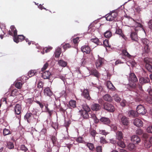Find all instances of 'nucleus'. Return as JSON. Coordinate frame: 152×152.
<instances>
[{"label":"nucleus","mask_w":152,"mask_h":152,"mask_svg":"<svg viewBox=\"0 0 152 152\" xmlns=\"http://www.w3.org/2000/svg\"><path fill=\"white\" fill-rule=\"evenodd\" d=\"M104 108L105 110L111 112H113L115 110L113 105L108 102H105L103 105Z\"/></svg>","instance_id":"f257e3e1"},{"label":"nucleus","mask_w":152,"mask_h":152,"mask_svg":"<svg viewBox=\"0 0 152 152\" xmlns=\"http://www.w3.org/2000/svg\"><path fill=\"white\" fill-rule=\"evenodd\" d=\"M10 28L11 30H10L8 31V34L9 35L13 36V38H14V39L17 41L16 39H15V37L17 35V31L14 25H12L10 26Z\"/></svg>","instance_id":"f03ea898"},{"label":"nucleus","mask_w":152,"mask_h":152,"mask_svg":"<svg viewBox=\"0 0 152 152\" xmlns=\"http://www.w3.org/2000/svg\"><path fill=\"white\" fill-rule=\"evenodd\" d=\"M32 115L31 113L27 112L24 116L25 120H26L29 123L33 122V121L35 120V119L34 118Z\"/></svg>","instance_id":"7ed1b4c3"},{"label":"nucleus","mask_w":152,"mask_h":152,"mask_svg":"<svg viewBox=\"0 0 152 152\" xmlns=\"http://www.w3.org/2000/svg\"><path fill=\"white\" fill-rule=\"evenodd\" d=\"M136 112L137 114L141 115H144L146 113V110L142 105H139L137 107Z\"/></svg>","instance_id":"20e7f679"},{"label":"nucleus","mask_w":152,"mask_h":152,"mask_svg":"<svg viewBox=\"0 0 152 152\" xmlns=\"http://www.w3.org/2000/svg\"><path fill=\"white\" fill-rule=\"evenodd\" d=\"M118 15V13L116 12H113L109 14L106 17V20L107 21H112L115 20Z\"/></svg>","instance_id":"39448f33"},{"label":"nucleus","mask_w":152,"mask_h":152,"mask_svg":"<svg viewBox=\"0 0 152 152\" xmlns=\"http://www.w3.org/2000/svg\"><path fill=\"white\" fill-rule=\"evenodd\" d=\"M104 61L105 60L104 58L99 57L95 62L96 68L98 69L102 67L104 64Z\"/></svg>","instance_id":"423d86ee"},{"label":"nucleus","mask_w":152,"mask_h":152,"mask_svg":"<svg viewBox=\"0 0 152 152\" xmlns=\"http://www.w3.org/2000/svg\"><path fill=\"white\" fill-rule=\"evenodd\" d=\"M89 91L88 89H84L82 92V95L85 98L88 100H90L91 97L89 95Z\"/></svg>","instance_id":"0eeeda50"},{"label":"nucleus","mask_w":152,"mask_h":152,"mask_svg":"<svg viewBox=\"0 0 152 152\" xmlns=\"http://www.w3.org/2000/svg\"><path fill=\"white\" fill-rule=\"evenodd\" d=\"M52 76L51 72L49 71H46L42 73V77L45 79H49Z\"/></svg>","instance_id":"6e6552de"},{"label":"nucleus","mask_w":152,"mask_h":152,"mask_svg":"<svg viewBox=\"0 0 152 152\" xmlns=\"http://www.w3.org/2000/svg\"><path fill=\"white\" fill-rule=\"evenodd\" d=\"M99 121L102 124L107 125H109L111 122L109 118L104 117H101L99 119Z\"/></svg>","instance_id":"1a4fd4ad"},{"label":"nucleus","mask_w":152,"mask_h":152,"mask_svg":"<svg viewBox=\"0 0 152 152\" xmlns=\"http://www.w3.org/2000/svg\"><path fill=\"white\" fill-rule=\"evenodd\" d=\"M131 140L134 144H138L140 142L141 140L137 135H134L131 137Z\"/></svg>","instance_id":"9d476101"},{"label":"nucleus","mask_w":152,"mask_h":152,"mask_svg":"<svg viewBox=\"0 0 152 152\" xmlns=\"http://www.w3.org/2000/svg\"><path fill=\"white\" fill-rule=\"evenodd\" d=\"M129 82H137L138 81V79L136 76L133 73H131L129 74Z\"/></svg>","instance_id":"9b49d317"},{"label":"nucleus","mask_w":152,"mask_h":152,"mask_svg":"<svg viewBox=\"0 0 152 152\" xmlns=\"http://www.w3.org/2000/svg\"><path fill=\"white\" fill-rule=\"evenodd\" d=\"M134 124L136 126L140 127H142L143 126V123L142 121L140 119L138 118L135 119L134 121Z\"/></svg>","instance_id":"f8f14e48"},{"label":"nucleus","mask_w":152,"mask_h":152,"mask_svg":"<svg viewBox=\"0 0 152 152\" xmlns=\"http://www.w3.org/2000/svg\"><path fill=\"white\" fill-rule=\"evenodd\" d=\"M121 122L124 125L127 126L128 125L129 123L128 119L124 115L121 117Z\"/></svg>","instance_id":"ddd939ff"},{"label":"nucleus","mask_w":152,"mask_h":152,"mask_svg":"<svg viewBox=\"0 0 152 152\" xmlns=\"http://www.w3.org/2000/svg\"><path fill=\"white\" fill-rule=\"evenodd\" d=\"M15 38L16 39L17 41H15V40L14 39V38H13L14 41L16 43H18L19 42H21L24 40L25 39V37L23 35H17V36H16Z\"/></svg>","instance_id":"4468645a"},{"label":"nucleus","mask_w":152,"mask_h":152,"mask_svg":"<svg viewBox=\"0 0 152 152\" xmlns=\"http://www.w3.org/2000/svg\"><path fill=\"white\" fill-rule=\"evenodd\" d=\"M82 51L83 53H89L91 51V49L90 47L88 45H84L81 48Z\"/></svg>","instance_id":"2eb2a0df"},{"label":"nucleus","mask_w":152,"mask_h":152,"mask_svg":"<svg viewBox=\"0 0 152 152\" xmlns=\"http://www.w3.org/2000/svg\"><path fill=\"white\" fill-rule=\"evenodd\" d=\"M21 105L19 104H17L15 107V111L16 114L17 115H19L21 113Z\"/></svg>","instance_id":"dca6fc26"},{"label":"nucleus","mask_w":152,"mask_h":152,"mask_svg":"<svg viewBox=\"0 0 152 152\" xmlns=\"http://www.w3.org/2000/svg\"><path fill=\"white\" fill-rule=\"evenodd\" d=\"M116 33L119 34L120 36L122 38L125 40H127V37L123 34L122 33V30L120 28L116 29Z\"/></svg>","instance_id":"f3484780"},{"label":"nucleus","mask_w":152,"mask_h":152,"mask_svg":"<svg viewBox=\"0 0 152 152\" xmlns=\"http://www.w3.org/2000/svg\"><path fill=\"white\" fill-rule=\"evenodd\" d=\"M103 98V99L106 101L111 102L112 101L113 99L111 96L109 94H106L104 95Z\"/></svg>","instance_id":"a211bd4d"},{"label":"nucleus","mask_w":152,"mask_h":152,"mask_svg":"<svg viewBox=\"0 0 152 152\" xmlns=\"http://www.w3.org/2000/svg\"><path fill=\"white\" fill-rule=\"evenodd\" d=\"M149 81L150 80L148 77H141L139 79L140 83L141 84L148 83Z\"/></svg>","instance_id":"6ab92c4d"},{"label":"nucleus","mask_w":152,"mask_h":152,"mask_svg":"<svg viewBox=\"0 0 152 152\" xmlns=\"http://www.w3.org/2000/svg\"><path fill=\"white\" fill-rule=\"evenodd\" d=\"M91 108L93 110L98 111L101 109V107L98 104H94L92 105Z\"/></svg>","instance_id":"aec40b11"},{"label":"nucleus","mask_w":152,"mask_h":152,"mask_svg":"<svg viewBox=\"0 0 152 152\" xmlns=\"http://www.w3.org/2000/svg\"><path fill=\"white\" fill-rule=\"evenodd\" d=\"M130 37L133 41L137 42L138 40L137 34L136 32L134 31L132 32L130 34Z\"/></svg>","instance_id":"412c9836"},{"label":"nucleus","mask_w":152,"mask_h":152,"mask_svg":"<svg viewBox=\"0 0 152 152\" xmlns=\"http://www.w3.org/2000/svg\"><path fill=\"white\" fill-rule=\"evenodd\" d=\"M91 72L92 75L97 78L99 77L100 76V74L95 69H91Z\"/></svg>","instance_id":"4be33fe9"},{"label":"nucleus","mask_w":152,"mask_h":152,"mask_svg":"<svg viewBox=\"0 0 152 152\" xmlns=\"http://www.w3.org/2000/svg\"><path fill=\"white\" fill-rule=\"evenodd\" d=\"M136 82H129V84H128V88L131 89H135L137 87L136 84Z\"/></svg>","instance_id":"5701e85b"},{"label":"nucleus","mask_w":152,"mask_h":152,"mask_svg":"<svg viewBox=\"0 0 152 152\" xmlns=\"http://www.w3.org/2000/svg\"><path fill=\"white\" fill-rule=\"evenodd\" d=\"M44 94L45 95L50 96L52 95V92L49 87L46 88L44 90Z\"/></svg>","instance_id":"b1692460"},{"label":"nucleus","mask_w":152,"mask_h":152,"mask_svg":"<svg viewBox=\"0 0 152 152\" xmlns=\"http://www.w3.org/2000/svg\"><path fill=\"white\" fill-rule=\"evenodd\" d=\"M81 116L84 118L88 119L89 117L88 113L89 112L80 111Z\"/></svg>","instance_id":"393cba45"},{"label":"nucleus","mask_w":152,"mask_h":152,"mask_svg":"<svg viewBox=\"0 0 152 152\" xmlns=\"http://www.w3.org/2000/svg\"><path fill=\"white\" fill-rule=\"evenodd\" d=\"M47 130L46 128H43L40 132V136L43 138H44L47 134Z\"/></svg>","instance_id":"a878e982"},{"label":"nucleus","mask_w":152,"mask_h":152,"mask_svg":"<svg viewBox=\"0 0 152 152\" xmlns=\"http://www.w3.org/2000/svg\"><path fill=\"white\" fill-rule=\"evenodd\" d=\"M135 25L134 26V30L135 31H137L140 28L142 27V26L141 24L136 22H134Z\"/></svg>","instance_id":"bb28decb"},{"label":"nucleus","mask_w":152,"mask_h":152,"mask_svg":"<svg viewBox=\"0 0 152 152\" xmlns=\"http://www.w3.org/2000/svg\"><path fill=\"white\" fill-rule=\"evenodd\" d=\"M86 145L90 151H94L95 150V147L93 144L91 143L87 142Z\"/></svg>","instance_id":"cd10ccee"},{"label":"nucleus","mask_w":152,"mask_h":152,"mask_svg":"<svg viewBox=\"0 0 152 152\" xmlns=\"http://www.w3.org/2000/svg\"><path fill=\"white\" fill-rule=\"evenodd\" d=\"M82 108L83 110H81L80 111H86L90 112L91 109L86 104H84L82 105Z\"/></svg>","instance_id":"c85d7f7f"},{"label":"nucleus","mask_w":152,"mask_h":152,"mask_svg":"<svg viewBox=\"0 0 152 152\" xmlns=\"http://www.w3.org/2000/svg\"><path fill=\"white\" fill-rule=\"evenodd\" d=\"M61 53V48H58L56 50L54 53V56L55 57L58 58Z\"/></svg>","instance_id":"c756f323"},{"label":"nucleus","mask_w":152,"mask_h":152,"mask_svg":"<svg viewBox=\"0 0 152 152\" xmlns=\"http://www.w3.org/2000/svg\"><path fill=\"white\" fill-rule=\"evenodd\" d=\"M91 40L92 42H94L98 45H102V42L100 41L97 38L92 39H91Z\"/></svg>","instance_id":"7c9ffc66"},{"label":"nucleus","mask_w":152,"mask_h":152,"mask_svg":"<svg viewBox=\"0 0 152 152\" xmlns=\"http://www.w3.org/2000/svg\"><path fill=\"white\" fill-rule=\"evenodd\" d=\"M129 114L130 117H135L137 116V112L133 110H131L129 112Z\"/></svg>","instance_id":"2f4dec72"},{"label":"nucleus","mask_w":152,"mask_h":152,"mask_svg":"<svg viewBox=\"0 0 152 152\" xmlns=\"http://www.w3.org/2000/svg\"><path fill=\"white\" fill-rule=\"evenodd\" d=\"M123 138V135L122 132H118L116 133V139L118 140H122Z\"/></svg>","instance_id":"473e14b6"},{"label":"nucleus","mask_w":152,"mask_h":152,"mask_svg":"<svg viewBox=\"0 0 152 152\" xmlns=\"http://www.w3.org/2000/svg\"><path fill=\"white\" fill-rule=\"evenodd\" d=\"M135 96V101L136 102H142L141 96L139 94L136 93Z\"/></svg>","instance_id":"72a5a7b5"},{"label":"nucleus","mask_w":152,"mask_h":152,"mask_svg":"<svg viewBox=\"0 0 152 152\" xmlns=\"http://www.w3.org/2000/svg\"><path fill=\"white\" fill-rule=\"evenodd\" d=\"M58 64L60 66L64 67L67 65V63L63 60H60L58 61Z\"/></svg>","instance_id":"f704fd0d"},{"label":"nucleus","mask_w":152,"mask_h":152,"mask_svg":"<svg viewBox=\"0 0 152 152\" xmlns=\"http://www.w3.org/2000/svg\"><path fill=\"white\" fill-rule=\"evenodd\" d=\"M144 145L145 148H148L151 147V144L150 141L145 140Z\"/></svg>","instance_id":"c9c22d12"},{"label":"nucleus","mask_w":152,"mask_h":152,"mask_svg":"<svg viewBox=\"0 0 152 152\" xmlns=\"http://www.w3.org/2000/svg\"><path fill=\"white\" fill-rule=\"evenodd\" d=\"M51 140L53 145H56L57 141V139L56 137V135H52L50 137Z\"/></svg>","instance_id":"e433bc0d"},{"label":"nucleus","mask_w":152,"mask_h":152,"mask_svg":"<svg viewBox=\"0 0 152 152\" xmlns=\"http://www.w3.org/2000/svg\"><path fill=\"white\" fill-rule=\"evenodd\" d=\"M11 131L8 129L6 128L4 129L3 131V135L4 136L11 134Z\"/></svg>","instance_id":"4c0bfd02"},{"label":"nucleus","mask_w":152,"mask_h":152,"mask_svg":"<svg viewBox=\"0 0 152 152\" xmlns=\"http://www.w3.org/2000/svg\"><path fill=\"white\" fill-rule=\"evenodd\" d=\"M104 36L107 38H109L112 36V33L110 31H107L104 34Z\"/></svg>","instance_id":"58836bf2"},{"label":"nucleus","mask_w":152,"mask_h":152,"mask_svg":"<svg viewBox=\"0 0 152 152\" xmlns=\"http://www.w3.org/2000/svg\"><path fill=\"white\" fill-rule=\"evenodd\" d=\"M118 145L122 148H124L125 147V144L124 142L122 140H119L117 142Z\"/></svg>","instance_id":"ea45409f"},{"label":"nucleus","mask_w":152,"mask_h":152,"mask_svg":"<svg viewBox=\"0 0 152 152\" xmlns=\"http://www.w3.org/2000/svg\"><path fill=\"white\" fill-rule=\"evenodd\" d=\"M76 101L75 100H71L69 102V105L71 107H72L73 108L76 107Z\"/></svg>","instance_id":"a19ab883"},{"label":"nucleus","mask_w":152,"mask_h":152,"mask_svg":"<svg viewBox=\"0 0 152 152\" xmlns=\"http://www.w3.org/2000/svg\"><path fill=\"white\" fill-rule=\"evenodd\" d=\"M100 142L101 144H106L108 143V142L106 140L105 138L103 137H100Z\"/></svg>","instance_id":"79ce46f5"},{"label":"nucleus","mask_w":152,"mask_h":152,"mask_svg":"<svg viewBox=\"0 0 152 152\" xmlns=\"http://www.w3.org/2000/svg\"><path fill=\"white\" fill-rule=\"evenodd\" d=\"M106 85L107 87L109 89H113V87H114L113 85L110 81H107Z\"/></svg>","instance_id":"37998d69"},{"label":"nucleus","mask_w":152,"mask_h":152,"mask_svg":"<svg viewBox=\"0 0 152 152\" xmlns=\"http://www.w3.org/2000/svg\"><path fill=\"white\" fill-rule=\"evenodd\" d=\"M7 147L10 149H12L13 148L14 146L13 143L10 142H7Z\"/></svg>","instance_id":"c03bdc74"},{"label":"nucleus","mask_w":152,"mask_h":152,"mask_svg":"<svg viewBox=\"0 0 152 152\" xmlns=\"http://www.w3.org/2000/svg\"><path fill=\"white\" fill-rule=\"evenodd\" d=\"M122 53L124 55L129 58H130L131 57V56L129 54L126 50H122Z\"/></svg>","instance_id":"a18cd8bd"},{"label":"nucleus","mask_w":152,"mask_h":152,"mask_svg":"<svg viewBox=\"0 0 152 152\" xmlns=\"http://www.w3.org/2000/svg\"><path fill=\"white\" fill-rule=\"evenodd\" d=\"M23 84L20 82H18L15 84V86L18 89L21 88Z\"/></svg>","instance_id":"49530a36"},{"label":"nucleus","mask_w":152,"mask_h":152,"mask_svg":"<svg viewBox=\"0 0 152 152\" xmlns=\"http://www.w3.org/2000/svg\"><path fill=\"white\" fill-rule=\"evenodd\" d=\"M141 41L143 44L145 45H149V41L146 38L142 39Z\"/></svg>","instance_id":"de8ad7c7"},{"label":"nucleus","mask_w":152,"mask_h":152,"mask_svg":"<svg viewBox=\"0 0 152 152\" xmlns=\"http://www.w3.org/2000/svg\"><path fill=\"white\" fill-rule=\"evenodd\" d=\"M135 148L134 144L129 143L128 145V148L129 150L131 151Z\"/></svg>","instance_id":"09e8293b"},{"label":"nucleus","mask_w":152,"mask_h":152,"mask_svg":"<svg viewBox=\"0 0 152 152\" xmlns=\"http://www.w3.org/2000/svg\"><path fill=\"white\" fill-rule=\"evenodd\" d=\"M63 47L64 50H65L68 48H71L72 46L69 43H66L63 45Z\"/></svg>","instance_id":"8fccbe9b"},{"label":"nucleus","mask_w":152,"mask_h":152,"mask_svg":"<svg viewBox=\"0 0 152 152\" xmlns=\"http://www.w3.org/2000/svg\"><path fill=\"white\" fill-rule=\"evenodd\" d=\"M114 100L117 102H119L121 100V98L118 96L117 94H115L113 96Z\"/></svg>","instance_id":"3c124183"},{"label":"nucleus","mask_w":152,"mask_h":152,"mask_svg":"<svg viewBox=\"0 0 152 152\" xmlns=\"http://www.w3.org/2000/svg\"><path fill=\"white\" fill-rule=\"evenodd\" d=\"M18 94V90L17 89H14L12 90L11 92V95L12 96L17 95Z\"/></svg>","instance_id":"603ef678"},{"label":"nucleus","mask_w":152,"mask_h":152,"mask_svg":"<svg viewBox=\"0 0 152 152\" xmlns=\"http://www.w3.org/2000/svg\"><path fill=\"white\" fill-rule=\"evenodd\" d=\"M145 67L148 71L151 72H152V66L150 64H147L145 65Z\"/></svg>","instance_id":"864d4df0"},{"label":"nucleus","mask_w":152,"mask_h":152,"mask_svg":"<svg viewBox=\"0 0 152 152\" xmlns=\"http://www.w3.org/2000/svg\"><path fill=\"white\" fill-rule=\"evenodd\" d=\"M36 72L35 70H31L28 72V75L31 77L34 75Z\"/></svg>","instance_id":"5fc2aeb1"},{"label":"nucleus","mask_w":152,"mask_h":152,"mask_svg":"<svg viewBox=\"0 0 152 152\" xmlns=\"http://www.w3.org/2000/svg\"><path fill=\"white\" fill-rule=\"evenodd\" d=\"M109 42L107 39H105L103 42V44L104 46L107 47H110V46L109 45Z\"/></svg>","instance_id":"6e6d98bb"},{"label":"nucleus","mask_w":152,"mask_h":152,"mask_svg":"<svg viewBox=\"0 0 152 152\" xmlns=\"http://www.w3.org/2000/svg\"><path fill=\"white\" fill-rule=\"evenodd\" d=\"M146 102L149 104H152V96H148L146 99Z\"/></svg>","instance_id":"4d7b16f0"},{"label":"nucleus","mask_w":152,"mask_h":152,"mask_svg":"<svg viewBox=\"0 0 152 152\" xmlns=\"http://www.w3.org/2000/svg\"><path fill=\"white\" fill-rule=\"evenodd\" d=\"M49 66V64L46 62L43 66V67L41 69V71L43 72Z\"/></svg>","instance_id":"13d9d810"},{"label":"nucleus","mask_w":152,"mask_h":152,"mask_svg":"<svg viewBox=\"0 0 152 152\" xmlns=\"http://www.w3.org/2000/svg\"><path fill=\"white\" fill-rule=\"evenodd\" d=\"M76 141L79 143H84L85 142L83 140V138L81 137H78L76 139Z\"/></svg>","instance_id":"bf43d9fd"},{"label":"nucleus","mask_w":152,"mask_h":152,"mask_svg":"<svg viewBox=\"0 0 152 152\" xmlns=\"http://www.w3.org/2000/svg\"><path fill=\"white\" fill-rule=\"evenodd\" d=\"M34 101L39 105L40 107L42 109L43 108L44 105L42 103H41L39 101H38L36 100H34Z\"/></svg>","instance_id":"052dcab7"},{"label":"nucleus","mask_w":152,"mask_h":152,"mask_svg":"<svg viewBox=\"0 0 152 152\" xmlns=\"http://www.w3.org/2000/svg\"><path fill=\"white\" fill-rule=\"evenodd\" d=\"M91 135L94 138H95V137L96 134H97L96 131L95 130H91L90 132Z\"/></svg>","instance_id":"680f3d73"},{"label":"nucleus","mask_w":152,"mask_h":152,"mask_svg":"<svg viewBox=\"0 0 152 152\" xmlns=\"http://www.w3.org/2000/svg\"><path fill=\"white\" fill-rule=\"evenodd\" d=\"M144 62L145 66L147 64H149L151 63L149 60V59L148 58H145L144 59Z\"/></svg>","instance_id":"e2e57ef3"},{"label":"nucleus","mask_w":152,"mask_h":152,"mask_svg":"<svg viewBox=\"0 0 152 152\" xmlns=\"http://www.w3.org/2000/svg\"><path fill=\"white\" fill-rule=\"evenodd\" d=\"M143 133V131L141 129H138L136 131V134L139 135H141Z\"/></svg>","instance_id":"0e129e2a"},{"label":"nucleus","mask_w":152,"mask_h":152,"mask_svg":"<svg viewBox=\"0 0 152 152\" xmlns=\"http://www.w3.org/2000/svg\"><path fill=\"white\" fill-rule=\"evenodd\" d=\"M96 152H102V147L101 146H98L96 147Z\"/></svg>","instance_id":"69168bd1"},{"label":"nucleus","mask_w":152,"mask_h":152,"mask_svg":"<svg viewBox=\"0 0 152 152\" xmlns=\"http://www.w3.org/2000/svg\"><path fill=\"white\" fill-rule=\"evenodd\" d=\"M144 49H145V52L146 53H148L150 50V49L149 48V45H145L144 46Z\"/></svg>","instance_id":"338daca9"},{"label":"nucleus","mask_w":152,"mask_h":152,"mask_svg":"<svg viewBox=\"0 0 152 152\" xmlns=\"http://www.w3.org/2000/svg\"><path fill=\"white\" fill-rule=\"evenodd\" d=\"M147 130L148 132L152 133V126L148 127L147 128Z\"/></svg>","instance_id":"774afa93"}]
</instances>
